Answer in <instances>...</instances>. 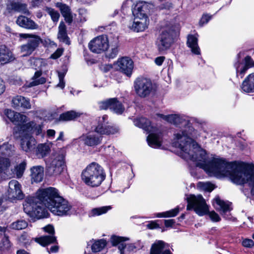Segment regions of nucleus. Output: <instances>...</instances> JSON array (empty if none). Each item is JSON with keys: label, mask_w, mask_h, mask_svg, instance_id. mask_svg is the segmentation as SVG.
I'll list each match as a JSON object with an SVG mask.
<instances>
[{"label": "nucleus", "mask_w": 254, "mask_h": 254, "mask_svg": "<svg viewBox=\"0 0 254 254\" xmlns=\"http://www.w3.org/2000/svg\"><path fill=\"white\" fill-rule=\"evenodd\" d=\"M175 136L174 145L180 149L182 158L195 162L197 167L203 169L210 176L229 177L237 185L248 184L254 195V168L246 164L238 166L221 158H213L207 161L206 151L185 130L175 134Z\"/></svg>", "instance_id": "nucleus-1"}, {"label": "nucleus", "mask_w": 254, "mask_h": 254, "mask_svg": "<svg viewBox=\"0 0 254 254\" xmlns=\"http://www.w3.org/2000/svg\"><path fill=\"white\" fill-rule=\"evenodd\" d=\"M71 206L60 195L57 189L53 187L40 189L36 196H29L23 204L24 211L37 219L47 218L49 213L47 208L54 214L64 216L69 214Z\"/></svg>", "instance_id": "nucleus-2"}, {"label": "nucleus", "mask_w": 254, "mask_h": 254, "mask_svg": "<svg viewBox=\"0 0 254 254\" xmlns=\"http://www.w3.org/2000/svg\"><path fill=\"white\" fill-rule=\"evenodd\" d=\"M81 178L86 185L92 187H97L105 179L106 174L100 165L93 162L83 171Z\"/></svg>", "instance_id": "nucleus-3"}, {"label": "nucleus", "mask_w": 254, "mask_h": 254, "mask_svg": "<svg viewBox=\"0 0 254 254\" xmlns=\"http://www.w3.org/2000/svg\"><path fill=\"white\" fill-rule=\"evenodd\" d=\"M187 209L188 210L193 209L199 216L208 213L210 218L213 222H219L221 220L218 214L214 211L209 212L208 206L201 195H191L188 198Z\"/></svg>", "instance_id": "nucleus-4"}, {"label": "nucleus", "mask_w": 254, "mask_h": 254, "mask_svg": "<svg viewBox=\"0 0 254 254\" xmlns=\"http://www.w3.org/2000/svg\"><path fill=\"white\" fill-rule=\"evenodd\" d=\"M65 156L62 149L52 153L46 161V171L49 176L59 175L63 172L65 167Z\"/></svg>", "instance_id": "nucleus-5"}, {"label": "nucleus", "mask_w": 254, "mask_h": 254, "mask_svg": "<svg viewBox=\"0 0 254 254\" xmlns=\"http://www.w3.org/2000/svg\"><path fill=\"white\" fill-rule=\"evenodd\" d=\"M134 87L137 95L141 98L149 96L154 90L151 80L143 77L137 78L135 80Z\"/></svg>", "instance_id": "nucleus-6"}, {"label": "nucleus", "mask_w": 254, "mask_h": 254, "mask_svg": "<svg viewBox=\"0 0 254 254\" xmlns=\"http://www.w3.org/2000/svg\"><path fill=\"white\" fill-rule=\"evenodd\" d=\"M19 37L23 39H28L27 43L22 45L20 47L21 52L24 53V56L30 55L42 42L40 36L34 34L20 33Z\"/></svg>", "instance_id": "nucleus-7"}, {"label": "nucleus", "mask_w": 254, "mask_h": 254, "mask_svg": "<svg viewBox=\"0 0 254 254\" xmlns=\"http://www.w3.org/2000/svg\"><path fill=\"white\" fill-rule=\"evenodd\" d=\"M88 47L94 53L100 54L105 52L109 48L107 36L101 35L95 37L89 42Z\"/></svg>", "instance_id": "nucleus-8"}, {"label": "nucleus", "mask_w": 254, "mask_h": 254, "mask_svg": "<svg viewBox=\"0 0 254 254\" xmlns=\"http://www.w3.org/2000/svg\"><path fill=\"white\" fill-rule=\"evenodd\" d=\"M173 38L170 32L163 31L158 36L156 44L160 52H163L168 50L172 43Z\"/></svg>", "instance_id": "nucleus-9"}, {"label": "nucleus", "mask_w": 254, "mask_h": 254, "mask_svg": "<svg viewBox=\"0 0 254 254\" xmlns=\"http://www.w3.org/2000/svg\"><path fill=\"white\" fill-rule=\"evenodd\" d=\"M117 69L120 71L127 76L130 77L132 74L133 68V62L128 57H123L116 63Z\"/></svg>", "instance_id": "nucleus-10"}, {"label": "nucleus", "mask_w": 254, "mask_h": 254, "mask_svg": "<svg viewBox=\"0 0 254 254\" xmlns=\"http://www.w3.org/2000/svg\"><path fill=\"white\" fill-rule=\"evenodd\" d=\"M8 186L7 199L13 200L23 198L24 194L21 190V185L17 181L15 180L10 181L9 182Z\"/></svg>", "instance_id": "nucleus-11"}, {"label": "nucleus", "mask_w": 254, "mask_h": 254, "mask_svg": "<svg viewBox=\"0 0 254 254\" xmlns=\"http://www.w3.org/2000/svg\"><path fill=\"white\" fill-rule=\"evenodd\" d=\"M6 9L9 12L16 11L22 12L29 15L30 12L27 9V5L22 3L19 0H7L6 3Z\"/></svg>", "instance_id": "nucleus-12"}, {"label": "nucleus", "mask_w": 254, "mask_h": 254, "mask_svg": "<svg viewBox=\"0 0 254 254\" xmlns=\"http://www.w3.org/2000/svg\"><path fill=\"white\" fill-rule=\"evenodd\" d=\"M21 147L25 152H31L34 148L36 144L35 139L30 134L22 131L21 132Z\"/></svg>", "instance_id": "nucleus-13"}, {"label": "nucleus", "mask_w": 254, "mask_h": 254, "mask_svg": "<svg viewBox=\"0 0 254 254\" xmlns=\"http://www.w3.org/2000/svg\"><path fill=\"white\" fill-rule=\"evenodd\" d=\"M80 139L87 146H94L101 143L102 136L101 134L99 135L94 132H90L83 134L80 136Z\"/></svg>", "instance_id": "nucleus-14"}, {"label": "nucleus", "mask_w": 254, "mask_h": 254, "mask_svg": "<svg viewBox=\"0 0 254 254\" xmlns=\"http://www.w3.org/2000/svg\"><path fill=\"white\" fill-rule=\"evenodd\" d=\"M151 6L145 1H139L135 5L132 10V13L134 17H148L147 14L150 12Z\"/></svg>", "instance_id": "nucleus-15"}, {"label": "nucleus", "mask_w": 254, "mask_h": 254, "mask_svg": "<svg viewBox=\"0 0 254 254\" xmlns=\"http://www.w3.org/2000/svg\"><path fill=\"white\" fill-rule=\"evenodd\" d=\"M12 107L16 110L30 109L31 105L30 100L20 95H16L13 97L11 100Z\"/></svg>", "instance_id": "nucleus-16"}, {"label": "nucleus", "mask_w": 254, "mask_h": 254, "mask_svg": "<svg viewBox=\"0 0 254 254\" xmlns=\"http://www.w3.org/2000/svg\"><path fill=\"white\" fill-rule=\"evenodd\" d=\"M156 116L166 122L176 126L181 124L186 125L187 122L186 120L184 119L182 116L178 114L164 115L161 114H157Z\"/></svg>", "instance_id": "nucleus-17"}, {"label": "nucleus", "mask_w": 254, "mask_h": 254, "mask_svg": "<svg viewBox=\"0 0 254 254\" xmlns=\"http://www.w3.org/2000/svg\"><path fill=\"white\" fill-rule=\"evenodd\" d=\"M17 25L19 26L30 30L37 29L38 25L33 20L25 16H19L16 21Z\"/></svg>", "instance_id": "nucleus-18"}, {"label": "nucleus", "mask_w": 254, "mask_h": 254, "mask_svg": "<svg viewBox=\"0 0 254 254\" xmlns=\"http://www.w3.org/2000/svg\"><path fill=\"white\" fill-rule=\"evenodd\" d=\"M214 200L218 206L216 209L221 211V214L225 218L227 219H230L231 217L230 212L232 209L230 207V204L229 203H227L223 200H222L218 197H216Z\"/></svg>", "instance_id": "nucleus-19"}, {"label": "nucleus", "mask_w": 254, "mask_h": 254, "mask_svg": "<svg viewBox=\"0 0 254 254\" xmlns=\"http://www.w3.org/2000/svg\"><path fill=\"white\" fill-rule=\"evenodd\" d=\"M149 20L148 17H135L131 29L137 32L143 31L148 26Z\"/></svg>", "instance_id": "nucleus-20"}, {"label": "nucleus", "mask_w": 254, "mask_h": 254, "mask_svg": "<svg viewBox=\"0 0 254 254\" xmlns=\"http://www.w3.org/2000/svg\"><path fill=\"white\" fill-rule=\"evenodd\" d=\"M241 88L247 93L254 92V72L248 75L242 82Z\"/></svg>", "instance_id": "nucleus-21"}, {"label": "nucleus", "mask_w": 254, "mask_h": 254, "mask_svg": "<svg viewBox=\"0 0 254 254\" xmlns=\"http://www.w3.org/2000/svg\"><path fill=\"white\" fill-rule=\"evenodd\" d=\"M21 130L27 132L31 135L32 134L38 135L41 133L42 127L40 125H37L34 122H30L23 125L21 127Z\"/></svg>", "instance_id": "nucleus-22"}, {"label": "nucleus", "mask_w": 254, "mask_h": 254, "mask_svg": "<svg viewBox=\"0 0 254 254\" xmlns=\"http://www.w3.org/2000/svg\"><path fill=\"white\" fill-rule=\"evenodd\" d=\"M168 245L162 241L155 242L151 246L150 254H172L169 250H166L161 253L162 251Z\"/></svg>", "instance_id": "nucleus-23"}, {"label": "nucleus", "mask_w": 254, "mask_h": 254, "mask_svg": "<svg viewBox=\"0 0 254 254\" xmlns=\"http://www.w3.org/2000/svg\"><path fill=\"white\" fill-rule=\"evenodd\" d=\"M134 125L142 128L147 132H151L154 130L153 127L151 125L150 121L144 117H140L133 120Z\"/></svg>", "instance_id": "nucleus-24"}, {"label": "nucleus", "mask_w": 254, "mask_h": 254, "mask_svg": "<svg viewBox=\"0 0 254 254\" xmlns=\"http://www.w3.org/2000/svg\"><path fill=\"white\" fill-rule=\"evenodd\" d=\"M108 116L104 115L102 117L97 118L94 124L92 126V129L96 133H100L99 130L107 129L108 125Z\"/></svg>", "instance_id": "nucleus-25"}, {"label": "nucleus", "mask_w": 254, "mask_h": 254, "mask_svg": "<svg viewBox=\"0 0 254 254\" xmlns=\"http://www.w3.org/2000/svg\"><path fill=\"white\" fill-rule=\"evenodd\" d=\"M30 176L32 182L39 183L44 177V168L41 166H35L30 169Z\"/></svg>", "instance_id": "nucleus-26"}, {"label": "nucleus", "mask_w": 254, "mask_h": 254, "mask_svg": "<svg viewBox=\"0 0 254 254\" xmlns=\"http://www.w3.org/2000/svg\"><path fill=\"white\" fill-rule=\"evenodd\" d=\"M56 6L60 8L63 16L64 18L65 21L70 24L72 21V15L70 7L65 4L61 2L56 3Z\"/></svg>", "instance_id": "nucleus-27"}, {"label": "nucleus", "mask_w": 254, "mask_h": 254, "mask_svg": "<svg viewBox=\"0 0 254 254\" xmlns=\"http://www.w3.org/2000/svg\"><path fill=\"white\" fill-rule=\"evenodd\" d=\"M198 35H189L187 38V45L192 53L195 55L200 54V49L198 45Z\"/></svg>", "instance_id": "nucleus-28"}, {"label": "nucleus", "mask_w": 254, "mask_h": 254, "mask_svg": "<svg viewBox=\"0 0 254 254\" xmlns=\"http://www.w3.org/2000/svg\"><path fill=\"white\" fill-rule=\"evenodd\" d=\"M11 52L5 45L0 46V62L6 64L14 60Z\"/></svg>", "instance_id": "nucleus-29"}, {"label": "nucleus", "mask_w": 254, "mask_h": 254, "mask_svg": "<svg viewBox=\"0 0 254 254\" xmlns=\"http://www.w3.org/2000/svg\"><path fill=\"white\" fill-rule=\"evenodd\" d=\"M58 38L61 42L64 43L67 45L70 44V41L67 34L66 27L63 22H61L60 23Z\"/></svg>", "instance_id": "nucleus-30"}, {"label": "nucleus", "mask_w": 254, "mask_h": 254, "mask_svg": "<svg viewBox=\"0 0 254 254\" xmlns=\"http://www.w3.org/2000/svg\"><path fill=\"white\" fill-rule=\"evenodd\" d=\"M147 141L150 146L159 148L161 145V136L160 134L156 133H150L147 137Z\"/></svg>", "instance_id": "nucleus-31"}, {"label": "nucleus", "mask_w": 254, "mask_h": 254, "mask_svg": "<svg viewBox=\"0 0 254 254\" xmlns=\"http://www.w3.org/2000/svg\"><path fill=\"white\" fill-rule=\"evenodd\" d=\"M128 240L127 238L114 236L111 238V242L113 246L118 245V249L120 251L121 254H123V251L125 249L126 245L124 241Z\"/></svg>", "instance_id": "nucleus-32"}, {"label": "nucleus", "mask_w": 254, "mask_h": 254, "mask_svg": "<svg viewBox=\"0 0 254 254\" xmlns=\"http://www.w3.org/2000/svg\"><path fill=\"white\" fill-rule=\"evenodd\" d=\"M14 146L7 143H4L0 145V156L3 157H8L12 154Z\"/></svg>", "instance_id": "nucleus-33"}, {"label": "nucleus", "mask_w": 254, "mask_h": 254, "mask_svg": "<svg viewBox=\"0 0 254 254\" xmlns=\"http://www.w3.org/2000/svg\"><path fill=\"white\" fill-rule=\"evenodd\" d=\"M80 114L74 111H67L62 114L60 117L59 120L63 121H69L79 117Z\"/></svg>", "instance_id": "nucleus-34"}, {"label": "nucleus", "mask_w": 254, "mask_h": 254, "mask_svg": "<svg viewBox=\"0 0 254 254\" xmlns=\"http://www.w3.org/2000/svg\"><path fill=\"white\" fill-rule=\"evenodd\" d=\"M42 75V71L38 70L35 72L34 75L32 77L33 81L29 84V87L34 86L39 84H42L46 82V79L45 77H40Z\"/></svg>", "instance_id": "nucleus-35"}, {"label": "nucleus", "mask_w": 254, "mask_h": 254, "mask_svg": "<svg viewBox=\"0 0 254 254\" xmlns=\"http://www.w3.org/2000/svg\"><path fill=\"white\" fill-rule=\"evenodd\" d=\"M36 242L41 245L45 247L56 242V238L54 236L47 235L41 237L36 239Z\"/></svg>", "instance_id": "nucleus-36"}, {"label": "nucleus", "mask_w": 254, "mask_h": 254, "mask_svg": "<svg viewBox=\"0 0 254 254\" xmlns=\"http://www.w3.org/2000/svg\"><path fill=\"white\" fill-rule=\"evenodd\" d=\"M50 150L48 145L45 144H40L36 148V154L38 158H43L49 153Z\"/></svg>", "instance_id": "nucleus-37"}, {"label": "nucleus", "mask_w": 254, "mask_h": 254, "mask_svg": "<svg viewBox=\"0 0 254 254\" xmlns=\"http://www.w3.org/2000/svg\"><path fill=\"white\" fill-rule=\"evenodd\" d=\"M119 47V46L118 42L111 44L109 50L106 53V57L109 59L115 58L118 54Z\"/></svg>", "instance_id": "nucleus-38"}, {"label": "nucleus", "mask_w": 254, "mask_h": 254, "mask_svg": "<svg viewBox=\"0 0 254 254\" xmlns=\"http://www.w3.org/2000/svg\"><path fill=\"white\" fill-rule=\"evenodd\" d=\"M113 99L114 100L112 102L111 110L117 114H122L125 110L122 104L118 100L117 98H113Z\"/></svg>", "instance_id": "nucleus-39"}, {"label": "nucleus", "mask_w": 254, "mask_h": 254, "mask_svg": "<svg viewBox=\"0 0 254 254\" xmlns=\"http://www.w3.org/2000/svg\"><path fill=\"white\" fill-rule=\"evenodd\" d=\"M106 241L104 239L95 241L92 244L91 249L93 252H98L102 250L106 246Z\"/></svg>", "instance_id": "nucleus-40"}, {"label": "nucleus", "mask_w": 254, "mask_h": 254, "mask_svg": "<svg viewBox=\"0 0 254 254\" xmlns=\"http://www.w3.org/2000/svg\"><path fill=\"white\" fill-rule=\"evenodd\" d=\"M28 226L27 222L24 220H18L12 223L10 228L14 230H22L26 228Z\"/></svg>", "instance_id": "nucleus-41"}, {"label": "nucleus", "mask_w": 254, "mask_h": 254, "mask_svg": "<svg viewBox=\"0 0 254 254\" xmlns=\"http://www.w3.org/2000/svg\"><path fill=\"white\" fill-rule=\"evenodd\" d=\"M10 166V162L7 157L0 156V174L5 171Z\"/></svg>", "instance_id": "nucleus-42"}, {"label": "nucleus", "mask_w": 254, "mask_h": 254, "mask_svg": "<svg viewBox=\"0 0 254 254\" xmlns=\"http://www.w3.org/2000/svg\"><path fill=\"white\" fill-rule=\"evenodd\" d=\"M179 212V208L178 207H176L174 209H171L170 210L163 213H158L157 216L158 217H175L178 214Z\"/></svg>", "instance_id": "nucleus-43"}, {"label": "nucleus", "mask_w": 254, "mask_h": 254, "mask_svg": "<svg viewBox=\"0 0 254 254\" xmlns=\"http://www.w3.org/2000/svg\"><path fill=\"white\" fill-rule=\"evenodd\" d=\"M45 10L50 15L53 22H57L58 21L60 15L57 11L49 7H46Z\"/></svg>", "instance_id": "nucleus-44"}, {"label": "nucleus", "mask_w": 254, "mask_h": 254, "mask_svg": "<svg viewBox=\"0 0 254 254\" xmlns=\"http://www.w3.org/2000/svg\"><path fill=\"white\" fill-rule=\"evenodd\" d=\"M26 164L23 161L16 166L14 168V172L17 178H21L25 170Z\"/></svg>", "instance_id": "nucleus-45"}, {"label": "nucleus", "mask_w": 254, "mask_h": 254, "mask_svg": "<svg viewBox=\"0 0 254 254\" xmlns=\"http://www.w3.org/2000/svg\"><path fill=\"white\" fill-rule=\"evenodd\" d=\"M119 128L117 127L108 125L107 129L105 130H99L100 134H114L119 132Z\"/></svg>", "instance_id": "nucleus-46"}, {"label": "nucleus", "mask_w": 254, "mask_h": 254, "mask_svg": "<svg viewBox=\"0 0 254 254\" xmlns=\"http://www.w3.org/2000/svg\"><path fill=\"white\" fill-rule=\"evenodd\" d=\"M10 247L11 244L8 238L3 237L0 242V250L1 251H7Z\"/></svg>", "instance_id": "nucleus-47"}, {"label": "nucleus", "mask_w": 254, "mask_h": 254, "mask_svg": "<svg viewBox=\"0 0 254 254\" xmlns=\"http://www.w3.org/2000/svg\"><path fill=\"white\" fill-rule=\"evenodd\" d=\"M111 209V207L110 206H103L93 209L92 210V213L93 215H100L106 213Z\"/></svg>", "instance_id": "nucleus-48"}, {"label": "nucleus", "mask_w": 254, "mask_h": 254, "mask_svg": "<svg viewBox=\"0 0 254 254\" xmlns=\"http://www.w3.org/2000/svg\"><path fill=\"white\" fill-rule=\"evenodd\" d=\"M197 186L200 189L208 191H211L214 189V185L209 182H198Z\"/></svg>", "instance_id": "nucleus-49"}, {"label": "nucleus", "mask_w": 254, "mask_h": 254, "mask_svg": "<svg viewBox=\"0 0 254 254\" xmlns=\"http://www.w3.org/2000/svg\"><path fill=\"white\" fill-rule=\"evenodd\" d=\"M5 114L7 118L12 122H15L17 121L19 114L15 113L11 110H7L5 111Z\"/></svg>", "instance_id": "nucleus-50"}, {"label": "nucleus", "mask_w": 254, "mask_h": 254, "mask_svg": "<svg viewBox=\"0 0 254 254\" xmlns=\"http://www.w3.org/2000/svg\"><path fill=\"white\" fill-rule=\"evenodd\" d=\"M113 98H110L105 101H101L99 103V108L101 110H106L108 108L111 109L112 102L114 101Z\"/></svg>", "instance_id": "nucleus-51"}, {"label": "nucleus", "mask_w": 254, "mask_h": 254, "mask_svg": "<svg viewBox=\"0 0 254 254\" xmlns=\"http://www.w3.org/2000/svg\"><path fill=\"white\" fill-rule=\"evenodd\" d=\"M64 75L65 73L64 72H58L59 83L57 84V86L62 89H63L65 86V82L64 80Z\"/></svg>", "instance_id": "nucleus-52"}, {"label": "nucleus", "mask_w": 254, "mask_h": 254, "mask_svg": "<svg viewBox=\"0 0 254 254\" xmlns=\"http://www.w3.org/2000/svg\"><path fill=\"white\" fill-rule=\"evenodd\" d=\"M236 68L237 76H240L241 78L243 77L245 73L248 70V69L249 68V67H248V66H247L245 65H244V66L240 69H239L238 67H237L236 66Z\"/></svg>", "instance_id": "nucleus-53"}, {"label": "nucleus", "mask_w": 254, "mask_h": 254, "mask_svg": "<svg viewBox=\"0 0 254 254\" xmlns=\"http://www.w3.org/2000/svg\"><path fill=\"white\" fill-rule=\"evenodd\" d=\"M236 68L237 76H240L241 78L243 77L245 73L248 70V69L249 68V67H248V66H247L245 65H244V66L240 69H239L238 67H237L236 66Z\"/></svg>", "instance_id": "nucleus-54"}, {"label": "nucleus", "mask_w": 254, "mask_h": 254, "mask_svg": "<svg viewBox=\"0 0 254 254\" xmlns=\"http://www.w3.org/2000/svg\"><path fill=\"white\" fill-rule=\"evenodd\" d=\"M245 65L249 68L254 66V61L250 56H247L245 58Z\"/></svg>", "instance_id": "nucleus-55"}, {"label": "nucleus", "mask_w": 254, "mask_h": 254, "mask_svg": "<svg viewBox=\"0 0 254 254\" xmlns=\"http://www.w3.org/2000/svg\"><path fill=\"white\" fill-rule=\"evenodd\" d=\"M242 245L247 248H252L254 246V241L249 239H245L242 242Z\"/></svg>", "instance_id": "nucleus-56"}, {"label": "nucleus", "mask_w": 254, "mask_h": 254, "mask_svg": "<svg viewBox=\"0 0 254 254\" xmlns=\"http://www.w3.org/2000/svg\"><path fill=\"white\" fill-rule=\"evenodd\" d=\"M63 50L61 49H58L55 53L51 56V58L53 59H57L60 57L63 54Z\"/></svg>", "instance_id": "nucleus-57"}, {"label": "nucleus", "mask_w": 254, "mask_h": 254, "mask_svg": "<svg viewBox=\"0 0 254 254\" xmlns=\"http://www.w3.org/2000/svg\"><path fill=\"white\" fill-rule=\"evenodd\" d=\"M211 16L208 14L203 15L201 17L199 24L201 25L207 23L211 19Z\"/></svg>", "instance_id": "nucleus-58"}, {"label": "nucleus", "mask_w": 254, "mask_h": 254, "mask_svg": "<svg viewBox=\"0 0 254 254\" xmlns=\"http://www.w3.org/2000/svg\"><path fill=\"white\" fill-rule=\"evenodd\" d=\"M44 230L50 234H54V228L53 226L48 225L44 228Z\"/></svg>", "instance_id": "nucleus-59"}, {"label": "nucleus", "mask_w": 254, "mask_h": 254, "mask_svg": "<svg viewBox=\"0 0 254 254\" xmlns=\"http://www.w3.org/2000/svg\"><path fill=\"white\" fill-rule=\"evenodd\" d=\"M175 221L174 219H168L164 220V224L166 227H171L175 224Z\"/></svg>", "instance_id": "nucleus-60"}, {"label": "nucleus", "mask_w": 254, "mask_h": 254, "mask_svg": "<svg viewBox=\"0 0 254 254\" xmlns=\"http://www.w3.org/2000/svg\"><path fill=\"white\" fill-rule=\"evenodd\" d=\"M165 57L163 56L158 57L155 60V63L157 65H161L164 61Z\"/></svg>", "instance_id": "nucleus-61"}, {"label": "nucleus", "mask_w": 254, "mask_h": 254, "mask_svg": "<svg viewBox=\"0 0 254 254\" xmlns=\"http://www.w3.org/2000/svg\"><path fill=\"white\" fill-rule=\"evenodd\" d=\"M47 250L49 253H50V252L56 253L58 251L59 247L58 246H54L51 247L50 251L49 250V249L48 248L47 249Z\"/></svg>", "instance_id": "nucleus-62"}, {"label": "nucleus", "mask_w": 254, "mask_h": 254, "mask_svg": "<svg viewBox=\"0 0 254 254\" xmlns=\"http://www.w3.org/2000/svg\"><path fill=\"white\" fill-rule=\"evenodd\" d=\"M5 90V85L3 81L0 79V95Z\"/></svg>", "instance_id": "nucleus-63"}, {"label": "nucleus", "mask_w": 254, "mask_h": 254, "mask_svg": "<svg viewBox=\"0 0 254 254\" xmlns=\"http://www.w3.org/2000/svg\"><path fill=\"white\" fill-rule=\"evenodd\" d=\"M147 227L149 229H154L158 227V225L155 222H152L147 225Z\"/></svg>", "instance_id": "nucleus-64"}]
</instances>
